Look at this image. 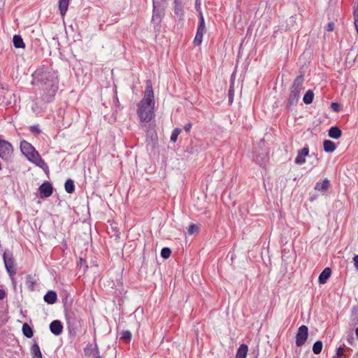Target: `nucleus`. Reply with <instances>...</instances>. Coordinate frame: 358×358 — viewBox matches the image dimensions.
<instances>
[{
    "label": "nucleus",
    "mask_w": 358,
    "mask_h": 358,
    "mask_svg": "<svg viewBox=\"0 0 358 358\" xmlns=\"http://www.w3.org/2000/svg\"><path fill=\"white\" fill-rule=\"evenodd\" d=\"M154 92L152 85L148 82L143 99L140 101L137 114L141 122H149L154 116Z\"/></svg>",
    "instance_id": "1"
},
{
    "label": "nucleus",
    "mask_w": 358,
    "mask_h": 358,
    "mask_svg": "<svg viewBox=\"0 0 358 358\" xmlns=\"http://www.w3.org/2000/svg\"><path fill=\"white\" fill-rule=\"evenodd\" d=\"M304 78L303 75L298 76L294 80L290 88V92L287 101V108L290 109L292 106H296L300 97L301 91L303 88Z\"/></svg>",
    "instance_id": "2"
},
{
    "label": "nucleus",
    "mask_w": 358,
    "mask_h": 358,
    "mask_svg": "<svg viewBox=\"0 0 358 358\" xmlns=\"http://www.w3.org/2000/svg\"><path fill=\"white\" fill-rule=\"evenodd\" d=\"M36 82L50 86V83H57L54 72L48 70L44 66L38 68L33 74Z\"/></svg>",
    "instance_id": "3"
},
{
    "label": "nucleus",
    "mask_w": 358,
    "mask_h": 358,
    "mask_svg": "<svg viewBox=\"0 0 358 358\" xmlns=\"http://www.w3.org/2000/svg\"><path fill=\"white\" fill-rule=\"evenodd\" d=\"M153 9L152 16V23L155 29L159 27V24L165 15V9L167 6L166 0H152Z\"/></svg>",
    "instance_id": "4"
},
{
    "label": "nucleus",
    "mask_w": 358,
    "mask_h": 358,
    "mask_svg": "<svg viewBox=\"0 0 358 358\" xmlns=\"http://www.w3.org/2000/svg\"><path fill=\"white\" fill-rule=\"evenodd\" d=\"M58 90L57 83H50V86H47L43 90V94L42 95V99L47 102H51Z\"/></svg>",
    "instance_id": "5"
},
{
    "label": "nucleus",
    "mask_w": 358,
    "mask_h": 358,
    "mask_svg": "<svg viewBox=\"0 0 358 358\" xmlns=\"http://www.w3.org/2000/svg\"><path fill=\"white\" fill-rule=\"evenodd\" d=\"M308 328L306 325H301L296 335V345L298 347L303 345L308 338Z\"/></svg>",
    "instance_id": "6"
},
{
    "label": "nucleus",
    "mask_w": 358,
    "mask_h": 358,
    "mask_svg": "<svg viewBox=\"0 0 358 358\" xmlns=\"http://www.w3.org/2000/svg\"><path fill=\"white\" fill-rule=\"evenodd\" d=\"M20 149L22 152L27 157L29 160L33 159L36 154L38 153L35 148L26 141L20 143Z\"/></svg>",
    "instance_id": "7"
},
{
    "label": "nucleus",
    "mask_w": 358,
    "mask_h": 358,
    "mask_svg": "<svg viewBox=\"0 0 358 358\" xmlns=\"http://www.w3.org/2000/svg\"><path fill=\"white\" fill-rule=\"evenodd\" d=\"M3 257L7 272L10 276H13L16 273V270L12 255H8L6 252H4Z\"/></svg>",
    "instance_id": "8"
},
{
    "label": "nucleus",
    "mask_w": 358,
    "mask_h": 358,
    "mask_svg": "<svg viewBox=\"0 0 358 358\" xmlns=\"http://www.w3.org/2000/svg\"><path fill=\"white\" fill-rule=\"evenodd\" d=\"M39 192L41 198H46L51 196L53 192V188L49 182H45L39 187Z\"/></svg>",
    "instance_id": "9"
},
{
    "label": "nucleus",
    "mask_w": 358,
    "mask_h": 358,
    "mask_svg": "<svg viewBox=\"0 0 358 358\" xmlns=\"http://www.w3.org/2000/svg\"><path fill=\"white\" fill-rule=\"evenodd\" d=\"M309 154V148L304 147L301 150H299L296 157L294 159V162L296 164H303L306 163V157Z\"/></svg>",
    "instance_id": "10"
},
{
    "label": "nucleus",
    "mask_w": 358,
    "mask_h": 358,
    "mask_svg": "<svg viewBox=\"0 0 358 358\" xmlns=\"http://www.w3.org/2000/svg\"><path fill=\"white\" fill-rule=\"evenodd\" d=\"M50 330L54 335L59 336L62 333L63 325L59 320H54L50 324Z\"/></svg>",
    "instance_id": "11"
},
{
    "label": "nucleus",
    "mask_w": 358,
    "mask_h": 358,
    "mask_svg": "<svg viewBox=\"0 0 358 358\" xmlns=\"http://www.w3.org/2000/svg\"><path fill=\"white\" fill-rule=\"evenodd\" d=\"M330 187V181L325 178L322 181H318L315 186V189L320 192H326Z\"/></svg>",
    "instance_id": "12"
},
{
    "label": "nucleus",
    "mask_w": 358,
    "mask_h": 358,
    "mask_svg": "<svg viewBox=\"0 0 358 358\" xmlns=\"http://www.w3.org/2000/svg\"><path fill=\"white\" fill-rule=\"evenodd\" d=\"M331 274V270L330 268H325L319 275L318 281L320 284H324L327 280L329 278Z\"/></svg>",
    "instance_id": "13"
},
{
    "label": "nucleus",
    "mask_w": 358,
    "mask_h": 358,
    "mask_svg": "<svg viewBox=\"0 0 358 358\" xmlns=\"http://www.w3.org/2000/svg\"><path fill=\"white\" fill-rule=\"evenodd\" d=\"M174 14L178 17L179 20H182L183 18V6L181 2L178 1H176V2H174Z\"/></svg>",
    "instance_id": "14"
},
{
    "label": "nucleus",
    "mask_w": 358,
    "mask_h": 358,
    "mask_svg": "<svg viewBox=\"0 0 358 358\" xmlns=\"http://www.w3.org/2000/svg\"><path fill=\"white\" fill-rule=\"evenodd\" d=\"M43 299L47 303L53 304L56 302L57 299V295L55 292L49 291L45 294Z\"/></svg>",
    "instance_id": "15"
},
{
    "label": "nucleus",
    "mask_w": 358,
    "mask_h": 358,
    "mask_svg": "<svg viewBox=\"0 0 358 358\" xmlns=\"http://www.w3.org/2000/svg\"><path fill=\"white\" fill-rule=\"evenodd\" d=\"M248 347L246 344H241L236 352V358H245L248 354Z\"/></svg>",
    "instance_id": "16"
},
{
    "label": "nucleus",
    "mask_w": 358,
    "mask_h": 358,
    "mask_svg": "<svg viewBox=\"0 0 358 358\" xmlns=\"http://www.w3.org/2000/svg\"><path fill=\"white\" fill-rule=\"evenodd\" d=\"M70 0H59V10L62 16H64L67 12Z\"/></svg>",
    "instance_id": "17"
},
{
    "label": "nucleus",
    "mask_w": 358,
    "mask_h": 358,
    "mask_svg": "<svg viewBox=\"0 0 358 358\" xmlns=\"http://www.w3.org/2000/svg\"><path fill=\"white\" fill-rule=\"evenodd\" d=\"M328 134L332 138L338 139L342 136V131L338 127H332L329 129Z\"/></svg>",
    "instance_id": "18"
},
{
    "label": "nucleus",
    "mask_w": 358,
    "mask_h": 358,
    "mask_svg": "<svg viewBox=\"0 0 358 358\" xmlns=\"http://www.w3.org/2000/svg\"><path fill=\"white\" fill-rule=\"evenodd\" d=\"M29 161L42 169L47 168L45 161L41 158L38 153L36 154L34 157Z\"/></svg>",
    "instance_id": "19"
},
{
    "label": "nucleus",
    "mask_w": 358,
    "mask_h": 358,
    "mask_svg": "<svg viewBox=\"0 0 358 358\" xmlns=\"http://www.w3.org/2000/svg\"><path fill=\"white\" fill-rule=\"evenodd\" d=\"M323 148L325 152H334L336 147L335 143L329 140H325L323 142Z\"/></svg>",
    "instance_id": "20"
},
{
    "label": "nucleus",
    "mask_w": 358,
    "mask_h": 358,
    "mask_svg": "<svg viewBox=\"0 0 358 358\" xmlns=\"http://www.w3.org/2000/svg\"><path fill=\"white\" fill-rule=\"evenodd\" d=\"M206 32V30L197 29L196 36L194 39V43L195 45H200L202 43L203 34Z\"/></svg>",
    "instance_id": "21"
},
{
    "label": "nucleus",
    "mask_w": 358,
    "mask_h": 358,
    "mask_svg": "<svg viewBox=\"0 0 358 358\" xmlns=\"http://www.w3.org/2000/svg\"><path fill=\"white\" fill-rule=\"evenodd\" d=\"M31 354L32 358H42V354L40 348L37 343L32 345L31 348Z\"/></svg>",
    "instance_id": "22"
},
{
    "label": "nucleus",
    "mask_w": 358,
    "mask_h": 358,
    "mask_svg": "<svg viewBox=\"0 0 358 358\" xmlns=\"http://www.w3.org/2000/svg\"><path fill=\"white\" fill-rule=\"evenodd\" d=\"M15 48H24L25 47L22 38L20 35H15L13 38Z\"/></svg>",
    "instance_id": "23"
},
{
    "label": "nucleus",
    "mask_w": 358,
    "mask_h": 358,
    "mask_svg": "<svg viewBox=\"0 0 358 358\" xmlns=\"http://www.w3.org/2000/svg\"><path fill=\"white\" fill-rule=\"evenodd\" d=\"M22 330L24 336L28 338H31L34 335L31 327L27 323L23 324Z\"/></svg>",
    "instance_id": "24"
},
{
    "label": "nucleus",
    "mask_w": 358,
    "mask_h": 358,
    "mask_svg": "<svg viewBox=\"0 0 358 358\" xmlns=\"http://www.w3.org/2000/svg\"><path fill=\"white\" fill-rule=\"evenodd\" d=\"M64 187L67 193H73L75 191V185L73 180L71 179H67L65 182Z\"/></svg>",
    "instance_id": "25"
},
{
    "label": "nucleus",
    "mask_w": 358,
    "mask_h": 358,
    "mask_svg": "<svg viewBox=\"0 0 358 358\" xmlns=\"http://www.w3.org/2000/svg\"><path fill=\"white\" fill-rule=\"evenodd\" d=\"M234 74L231 75L230 87L228 91L229 102L230 104L232 103L234 96V81L232 80Z\"/></svg>",
    "instance_id": "26"
},
{
    "label": "nucleus",
    "mask_w": 358,
    "mask_h": 358,
    "mask_svg": "<svg viewBox=\"0 0 358 358\" xmlns=\"http://www.w3.org/2000/svg\"><path fill=\"white\" fill-rule=\"evenodd\" d=\"M314 93L310 90H308L303 96V101L306 104H310L313 102Z\"/></svg>",
    "instance_id": "27"
},
{
    "label": "nucleus",
    "mask_w": 358,
    "mask_h": 358,
    "mask_svg": "<svg viewBox=\"0 0 358 358\" xmlns=\"http://www.w3.org/2000/svg\"><path fill=\"white\" fill-rule=\"evenodd\" d=\"M36 284V281L32 278V277L29 275L26 277V285L27 288L33 291L34 289V285Z\"/></svg>",
    "instance_id": "28"
},
{
    "label": "nucleus",
    "mask_w": 358,
    "mask_h": 358,
    "mask_svg": "<svg viewBox=\"0 0 358 358\" xmlns=\"http://www.w3.org/2000/svg\"><path fill=\"white\" fill-rule=\"evenodd\" d=\"M322 350V342L320 341H317L315 342L313 346V351L315 355H318L321 352Z\"/></svg>",
    "instance_id": "29"
},
{
    "label": "nucleus",
    "mask_w": 358,
    "mask_h": 358,
    "mask_svg": "<svg viewBox=\"0 0 358 358\" xmlns=\"http://www.w3.org/2000/svg\"><path fill=\"white\" fill-rule=\"evenodd\" d=\"M131 338V334L129 331H124L122 332L120 339L125 343H129Z\"/></svg>",
    "instance_id": "30"
},
{
    "label": "nucleus",
    "mask_w": 358,
    "mask_h": 358,
    "mask_svg": "<svg viewBox=\"0 0 358 358\" xmlns=\"http://www.w3.org/2000/svg\"><path fill=\"white\" fill-rule=\"evenodd\" d=\"M199 23L197 29L206 30V25H205V20H204V17H203L202 12H200V13H199Z\"/></svg>",
    "instance_id": "31"
},
{
    "label": "nucleus",
    "mask_w": 358,
    "mask_h": 358,
    "mask_svg": "<svg viewBox=\"0 0 358 358\" xmlns=\"http://www.w3.org/2000/svg\"><path fill=\"white\" fill-rule=\"evenodd\" d=\"M181 129L178 128H176L172 131V134L171 135V141L176 142L178 139V135L180 134Z\"/></svg>",
    "instance_id": "32"
},
{
    "label": "nucleus",
    "mask_w": 358,
    "mask_h": 358,
    "mask_svg": "<svg viewBox=\"0 0 358 358\" xmlns=\"http://www.w3.org/2000/svg\"><path fill=\"white\" fill-rule=\"evenodd\" d=\"M171 254V251L169 248H164L161 250V256L164 259H168Z\"/></svg>",
    "instance_id": "33"
},
{
    "label": "nucleus",
    "mask_w": 358,
    "mask_h": 358,
    "mask_svg": "<svg viewBox=\"0 0 358 358\" xmlns=\"http://www.w3.org/2000/svg\"><path fill=\"white\" fill-rule=\"evenodd\" d=\"M198 231H199V227L194 224H190L188 228V233L190 235L197 233Z\"/></svg>",
    "instance_id": "34"
},
{
    "label": "nucleus",
    "mask_w": 358,
    "mask_h": 358,
    "mask_svg": "<svg viewBox=\"0 0 358 358\" xmlns=\"http://www.w3.org/2000/svg\"><path fill=\"white\" fill-rule=\"evenodd\" d=\"M30 131L35 134H39L41 132V130L38 125L31 126Z\"/></svg>",
    "instance_id": "35"
},
{
    "label": "nucleus",
    "mask_w": 358,
    "mask_h": 358,
    "mask_svg": "<svg viewBox=\"0 0 358 358\" xmlns=\"http://www.w3.org/2000/svg\"><path fill=\"white\" fill-rule=\"evenodd\" d=\"M92 354L94 356V358H102L99 355V351L97 347L92 350Z\"/></svg>",
    "instance_id": "36"
},
{
    "label": "nucleus",
    "mask_w": 358,
    "mask_h": 358,
    "mask_svg": "<svg viewBox=\"0 0 358 358\" xmlns=\"http://www.w3.org/2000/svg\"><path fill=\"white\" fill-rule=\"evenodd\" d=\"M195 8L199 13H200V12H202L201 9V0L195 1Z\"/></svg>",
    "instance_id": "37"
},
{
    "label": "nucleus",
    "mask_w": 358,
    "mask_h": 358,
    "mask_svg": "<svg viewBox=\"0 0 358 358\" xmlns=\"http://www.w3.org/2000/svg\"><path fill=\"white\" fill-rule=\"evenodd\" d=\"M331 107L333 109V110H334V111L340 110V106L338 103H335V102L332 103L331 105Z\"/></svg>",
    "instance_id": "38"
},
{
    "label": "nucleus",
    "mask_w": 358,
    "mask_h": 358,
    "mask_svg": "<svg viewBox=\"0 0 358 358\" xmlns=\"http://www.w3.org/2000/svg\"><path fill=\"white\" fill-rule=\"evenodd\" d=\"M343 352H344L343 348L342 347H339V348H338L336 349V355L337 357H341L343 355Z\"/></svg>",
    "instance_id": "39"
},
{
    "label": "nucleus",
    "mask_w": 358,
    "mask_h": 358,
    "mask_svg": "<svg viewBox=\"0 0 358 358\" xmlns=\"http://www.w3.org/2000/svg\"><path fill=\"white\" fill-rule=\"evenodd\" d=\"M192 127V123L188 122V123H187V124L184 126V129H185V131L186 132H189V131L191 130Z\"/></svg>",
    "instance_id": "40"
},
{
    "label": "nucleus",
    "mask_w": 358,
    "mask_h": 358,
    "mask_svg": "<svg viewBox=\"0 0 358 358\" xmlns=\"http://www.w3.org/2000/svg\"><path fill=\"white\" fill-rule=\"evenodd\" d=\"M353 262L355 267L356 268L357 270H358V255H355V257H353Z\"/></svg>",
    "instance_id": "41"
},
{
    "label": "nucleus",
    "mask_w": 358,
    "mask_h": 358,
    "mask_svg": "<svg viewBox=\"0 0 358 358\" xmlns=\"http://www.w3.org/2000/svg\"><path fill=\"white\" fill-rule=\"evenodd\" d=\"M255 160L256 161L257 163H258L259 165H263L265 163V160L264 159L262 158L261 159H259V158L257 157Z\"/></svg>",
    "instance_id": "42"
},
{
    "label": "nucleus",
    "mask_w": 358,
    "mask_h": 358,
    "mask_svg": "<svg viewBox=\"0 0 358 358\" xmlns=\"http://www.w3.org/2000/svg\"><path fill=\"white\" fill-rule=\"evenodd\" d=\"M6 296L5 290L0 289V300L3 299Z\"/></svg>",
    "instance_id": "43"
},
{
    "label": "nucleus",
    "mask_w": 358,
    "mask_h": 358,
    "mask_svg": "<svg viewBox=\"0 0 358 358\" xmlns=\"http://www.w3.org/2000/svg\"><path fill=\"white\" fill-rule=\"evenodd\" d=\"M334 23H333V22H330V23H329V24H328V25H327V30L328 31H333V30H334Z\"/></svg>",
    "instance_id": "44"
},
{
    "label": "nucleus",
    "mask_w": 358,
    "mask_h": 358,
    "mask_svg": "<svg viewBox=\"0 0 358 358\" xmlns=\"http://www.w3.org/2000/svg\"><path fill=\"white\" fill-rule=\"evenodd\" d=\"M354 18H358V3L356 8L354 9Z\"/></svg>",
    "instance_id": "45"
},
{
    "label": "nucleus",
    "mask_w": 358,
    "mask_h": 358,
    "mask_svg": "<svg viewBox=\"0 0 358 358\" xmlns=\"http://www.w3.org/2000/svg\"><path fill=\"white\" fill-rule=\"evenodd\" d=\"M354 23H355V28H356V30H357V32L358 34V18H354Z\"/></svg>",
    "instance_id": "46"
},
{
    "label": "nucleus",
    "mask_w": 358,
    "mask_h": 358,
    "mask_svg": "<svg viewBox=\"0 0 358 358\" xmlns=\"http://www.w3.org/2000/svg\"><path fill=\"white\" fill-rule=\"evenodd\" d=\"M355 334L356 336L358 338V327L355 329Z\"/></svg>",
    "instance_id": "47"
},
{
    "label": "nucleus",
    "mask_w": 358,
    "mask_h": 358,
    "mask_svg": "<svg viewBox=\"0 0 358 358\" xmlns=\"http://www.w3.org/2000/svg\"><path fill=\"white\" fill-rule=\"evenodd\" d=\"M333 358H340L339 357H337L336 355L334 356Z\"/></svg>",
    "instance_id": "48"
},
{
    "label": "nucleus",
    "mask_w": 358,
    "mask_h": 358,
    "mask_svg": "<svg viewBox=\"0 0 358 358\" xmlns=\"http://www.w3.org/2000/svg\"><path fill=\"white\" fill-rule=\"evenodd\" d=\"M85 354H86V355H87V350H86V349L85 350Z\"/></svg>",
    "instance_id": "49"
},
{
    "label": "nucleus",
    "mask_w": 358,
    "mask_h": 358,
    "mask_svg": "<svg viewBox=\"0 0 358 358\" xmlns=\"http://www.w3.org/2000/svg\"><path fill=\"white\" fill-rule=\"evenodd\" d=\"M257 358V357H256Z\"/></svg>",
    "instance_id": "50"
}]
</instances>
